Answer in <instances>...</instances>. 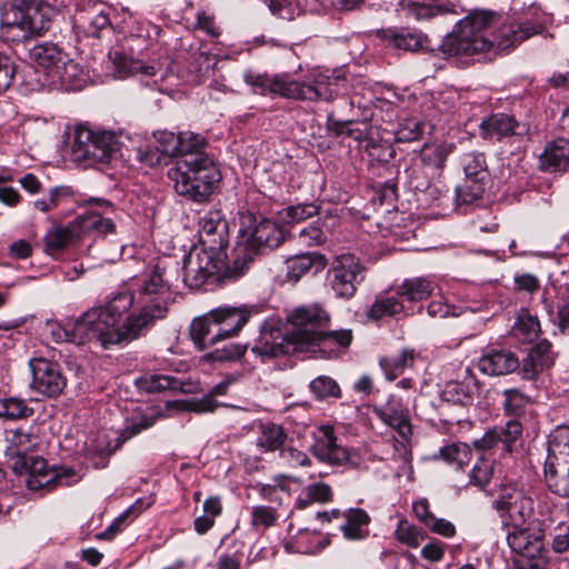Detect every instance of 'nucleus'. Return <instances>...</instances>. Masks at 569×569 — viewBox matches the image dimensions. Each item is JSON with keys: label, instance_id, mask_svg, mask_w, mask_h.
<instances>
[{"label": "nucleus", "instance_id": "1", "mask_svg": "<svg viewBox=\"0 0 569 569\" xmlns=\"http://www.w3.org/2000/svg\"><path fill=\"white\" fill-rule=\"evenodd\" d=\"M173 292L159 264L131 279V289L116 293L104 305L83 313L73 326L71 340H96L103 348L144 336L166 318Z\"/></svg>", "mask_w": 569, "mask_h": 569}, {"label": "nucleus", "instance_id": "2", "mask_svg": "<svg viewBox=\"0 0 569 569\" xmlns=\"http://www.w3.org/2000/svg\"><path fill=\"white\" fill-rule=\"evenodd\" d=\"M287 321V338L297 351H308L320 358H335L352 340L351 330H329L330 316L319 305L293 309Z\"/></svg>", "mask_w": 569, "mask_h": 569}, {"label": "nucleus", "instance_id": "3", "mask_svg": "<svg viewBox=\"0 0 569 569\" xmlns=\"http://www.w3.org/2000/svg\"><path fill=\"white\" fill-rule=\"evenodd\" d=\"M6 457L9 467L18 476H23L26 486L31 491H50L58 485H70L69 478L74 475L71 469H48L47 461L32 455L38 445L37 437L23 429L7 432Z\"/></svg>", "mask_w": 569, "mask_h": 569}, {"label": "nucleus", "instance_id": "4", "mask_svg": "<svg viewBox=\"0 0 569 569\" xmlns=\"http://www.w3.org/2000/svg\"><path fill=\"white\" fill-rule=\"evenodd\" d=\"M496 14L487 10H473L459 20L439 46L445 58L471 57L480 53H497L509 48H499V31L493 34Z\"/></svg>", "mask_w": 569, "mask_h": 569}, {"label": "nucleus", "instance_id": "5", "mask_svg": "<svg viewBox=\"0 0 569 569\" xmlns=\"http://www.w3.org/2000/svg\"><path fill=\"white\" fill-rule=\"evenodd\" d=\"M53 9L37 0H16L0 8V40L26 44L48 31Z\"/></svg>", "mask_w": 569, "mask_h": 569}, {"label": "nucleus", "instance_id": "6", "mask_svg": "<svg viewBox=\"0 0 569 569\" xmlns=\"http://www.w3.org/2000/svg\"><path fill=\"white\" fill-rule=\"evenodd\" d=\"M167 176L177 193L197 202L207 200L221 178L217 166L207 154L178 158Z\"/></svg>", "mask_w": 569, "mask_h": 569}, {"label": "nucleus", "instance_id": "7", "mask_svg": "<svg viewBox=\"0 0 569 569\" xmlns=\"http://www.w3.org/2000/svg\"><path fill=\"white\" fill-rule=\"evenodd\" d=\"M345 79L330 70L312 69L302 81L299 80H260L256 83V92L267 91L291 99L331 101L340 93V83Z\"/></svg>", "mask_w": 569, "mask_h": 569}, {"label": "nucleus", "instance_id": "8", "mask_svg": "<svg viewBox=\"0 0 569 569\" xmlns=\"http://www.w3.org/2000/svg\"><path fill=\"white\" fill-rule=\"evenodd\" d=\"M282 241V230L269 219H262L247 229H240L232 262L223 269L222 277L237 279L244 273L256 256L279 247Z\"/></svg>", "mask_w": 569, "mask_h": 569}, {"label": "nucleus", "instance_id": "9", "mask_svg": "<svg viewBox=\"0 0 569 569\" xmlns=\"http://www.w3.org/2000/svg\"><path fill=\"white\" fill-rule=\"evenodd\" d=\"M116 226L110 218L103 217L96 210H87L79 214L67 227H56L50 229L44 237L46 250L49 253L60 251L70 244L74 239H79L89 233L106 236L113 233Z\"/></svg>", "mask_w": 569, "mask_h": 569}, {"label": "nucleus", "instance_id": "10", "mask_svg": "<svg viewBox=\"0 0 569 569\" xmlns=\"http://www.w3.org/2000/svg\"><path fill=\"white\" fill-rule=\"evenodd\" d=\"M119 149L120 141L114 132L94 131L84 126L76 128L72 153L78 160L106 163Z\"/></svg>", "mask_w": 569, "mask_h": 569}, {"label": "nucleus", "instance_id": "11", "mask_svg": "<svg viewBox=\"0 0 569 569\" xmlns=\"http://www.w3.org/2000/svg\"><path fill=\"white\" fill-rule=\"evenodd\" d=\"M227 252H217L199 246L191 248L182 262V280L191 289H199L226 267Z\"/></svg>", "mask_w": 569, "mask_h": 569}, {"label": "nucleus", "instance_id": "12", "mask_svg": "<svg viewBox=\"0 0 569 569\" xmlns=\"http://www.w3.org/2000/svg\"><path fill=\"white\" fill-rule=\"evenodd\" d=\"M551 17L538 6H529L517 20H511L499 28V48H512L535 34L545 31Z\"/></svg>", "mask_w": 569, "mask_h": 569}, {"label": "nucleus", "instance_id": "13", "mask_svg": "<svg viewBox=\"0 0 569 569\" xmlns=\"http://www.w3.org/2000/svg\"><path fill=\"white\" fill-rule=\"evenodd\" d=\"M366 278V268L355 254L345 253L335 258L328 270V284L339 298L350 299Z\"/></svg>", "mask_w": 569, "mask_h": 569}, {"label": "nucleus", "instance_id": "14", "mask_svg": "<svg viewBox=\"0 0 569 569\" xmlns=\"http://www.w3.org/2000/svg\"><path fill=\"white\" fill-rule=\"evenodd\" d=\"M311 450L316 458L329 465H349L356 468L360 463V457L356 452L337 443L333 428L328 425L318 429Z\"/></svg>", "mask_w": 569, "mask_h": 569}, {"label": "nucleus", "instance_id": "15", "mask_svg": "<svg viewBox=\"0 0 569 569\" xmlns=\"http://www.w3.org/2000/svg\"><path fill=\"white\" fill-rule=\"evenodd\" d=\"M32 372L31 387L38 393L54 398L66 388V378L58 363L39 358L30 360Z\"/></svg>", "mask_w": 569, "mask_h": 569}, {"label": "nucleus", "instance_id": "16", "mask_svg": "<svg viewBox=\"0 0 569 569\" xmlns=\"http://www.w3.org/2000/svg\"><path fill=\"white\" fill-rule=\"evenodd\" d=\"M110 59L113 66V77L123 79L129 76L139 78V80L147 87H154L158 83V79L163 78L161 69L154 64H147L142 61L134 60L126 57L121 52H113L110 54Z\"/></svg>", "mask_w": 569, "mask_h": 569}, {"label": "nucleus", "instance_id": "17", "mask_svg": "<svg viewBox=\"0 0 569 569\" xmlns=\"http://www.w3.org/2000/svg\"><path fill=\"white\" fill-rule=\"evenodd\" d=\"M199 238V247L217 252H227L228 226L221 211H209L200 218Z\"/></svg>", "mask_w": 569, "mask_h": 569}, {"label": "nucleus", "instance_id": "18", "mask_svg": "<svg viewBox=\"0 0 569 569\" xmlns=\"http://www.w3.org/2000/svg\"><path fill=\"white\" fill-rule=\"evenodd\" d=\"M485 139L501 140L505 138H523L529 133L528 123L517 121L507 113H495L485 119L480 124Z\"/></svg>", "mask_w": 569, "mask_h": 569}, {"label": "nucleus", "instance_id": "19", "mask_svg": "<svg viewBox=\"0 0 569 569\" xmlns=\"http://www.w3.org/2000/svg\"><path fill=\"white\" fill-rule=\"evenodd\" d=\"M88 77L81 66L67 56L59 68L53 69L46 86L60 91H79L84 88Z\"/></svg>", "mask_w": 569, "mask_h": 569}, {"label": "nucleus", "instance_id": "20", "mask_svg": "<svg viewBox=\"0 0 569 569\" xmlns=\"http://www.w3.org/2000/svg\"><path fill=\"white\" fill-rule=\"evenodd\" d=\"M216 322V336L221 340L238 336L251 317V310L247 307L223 306L211 310Z\"/></svg>", "mask_w": 569, "mask_h": 569}, {"label": "nucleus", "instance_id": "21", "mask_svg": "<svg viewBox=\"0 0 569 569\" xmlns=\"http://www.w3.org/2000/svg\"><path fill=\"white\" fill-rule=\"evenodd\" d=\"M251 351L266 361L296 350H293V343L287 338V331L283 333L278 328H263Z\"/></svg>", "mask_w": 569, "mask_h": 569}, {"label": "nucleus", "instance_id": "22", "mask_svg": "<svg viewBox=\"0 0 569 569\" xmlns=\"http://www.w3.org/2000/svg\"><path fill=\"white\" fill-rule=\"evenodd\" d=\"M553 363L555 353L551 350V343L543 339L533 346L522 360L520 373L523 379L532 380Z\"/></svg>", "mask_w": 569, "mask_h": 569}, {"label": "nucleus", "instance_id": "23", "mask_svg": "<svg viewBox=\"0 0 569 569\" xmlns=\"http://www.w3.org/2000/svg\"><path fill=\"white\" fill-rule=\"evenodd\" d=\"M479 370L489 376H503L520 367L518 358L508 350H490L478 361Z\"/></svg>", "mask_w": 569, "mask_h": 569}, {"label": "nucleus", "instance_id": "24", "mask_svg": "<svg viewBox=\"0 0 569 569\" xmlns=\"http://www.w3.org/2000/svg\"><path fill=\"white\" fill-rule=\"evenodd\" d=\"M375 412L386 425L395 429L403 440H408L412 433L409 411L398 400H389L386 406L376 409Z\"/></svg>", "mask_w": 569, "mask_h": 569}, {"label": "nucleus", "instance_id": "25", "mask_svg": "<svg viewBox=\"0 0 569 569\" xmlns=\"http://www.w3.org/2000/svg\"><path fill=\"white\" fill-rule=\"evenodd\" d=\"M67 56L63 49L52 42L38 43L29 52L30 59L42 69L46 82L51 78L53 69L59 68Z\"/></svg>", "mask_w": 569, "mask_h": 569}, {"label": "nucleus", "instance_id": "26", "mask_svg": "<svg viewBox=\"0 0 569 569\" xmlns=\"http://www.w3.org/2000/svg\"><path fill=\"white\" fill-rule=\"evenodd\" d=\"M540 168L545 171H565L569 168V140L556 139L547 144L540 156Z\"/></svg>", "mask_w": 569, "mask_h": 569}, {"label": "nucleus", "instance_id": "27", "mask_svg": "<svg viewBox=\"0 0 569 569\" xmlns=\"http://www.w3.org/2000/svg\"><path fill=\"white\" fill-rule=\"evenodd\" d=\"M112 8L101 1L88 4L84 9V19L87 26L84 31L87 36L93 38H100L103 32H108L111 29L110 14Z\"/></svg>", "mask_w": 569, "mask_h": 569}, {"label": "nucleus", "instance_id": "28", "mask_svg": "<svg viewBox=\"0 0 569 569\" xmlns=\"http://www.w3.org/2000/svg\"><path fill=\"white\" fill-rule=\"evenodd\" d=\"M216 322L211 310L196 318L190 326V337L198 349L203 350L222 341L216 336Z\"/></svg>", "mask_w": 569, "mask_h": 569}, {"label": "nucleus", "instance_id": "29", "mask_svg": "<svg viewBox=\"0 0 569 569\" xmlns=\"http://www.w3.org/2000/svg\"><path fill=\"white\" fill-rule=\"evenodd\" d=\"M380 37L393 48L415 52L423 47L426 37L417 31L389 28L380 31Z\"/></svg>", "mask_w": 569, "mask_h": 569}, {"label": "nucleus", "instance_id": "30", "mask_svg": "<svg viewBox=\"0 0 569 569\" xmlns=\"http://www.w3.org/2000/svg\"><path fill=\"white\" fill-rule=\"evenodd\" d=\"M326 267V258L320 253H303L287 260V278L298 281L309 271L317 273Z\"/></svg>", "mask_w": 569, "mask_h": 569}, {"label": "nucleus", "instance_id": "31", "mask_svg": "<svg viewBox=\"0 0 569 569\" xmlns=\"http://www.w3.org/2000/svg\"><path fill=\"white\" fill-rule=\"evenodd\" d=\"M435 290L433 283L423 277L410 278L397 287L396 295L401 301L417 303L429 298Z\"/></svg>", "mask_w": 569, "mask_h": 569}, {"label": "nucleus", "instance_id": "32", "mask_svg": "<svg viewBox=\"0 0 569 569\" xmlns=\"http://www.w3.org/2000/svg\"><path fill=\"white\" fill-rule=\"evenodd\" d=\"M413 312V307H406L398 296H381L375 300L366 315L369 319L379 320L385 317H392L400 313L408 316Z\"/></svg>", "mask_w": 569, "mask_h": 569}, {"label": "nucleus", "instance_id": "33", "mask_svg": "<svg viewBox=\"0 0 569 569\" xmlns=\"http://www.w3.org/2000/svg\"><path fill=\"white\" fill-rule=\"evenodd\" d=\"M346 522L340 529L348 540H362L368 537L370 517L363 509L351 508L343 513Z\"/></svg>", "mask_w": 569, "mask_h": 569}, {"label": "nucleus", "instance_id": "34", "mask_svg": "<svg viewBox=\"0 0 569 569\" xmlns=\"http://www.w3.org/2000/svg\"><path fill=\"white\" fill-rule=\"evenodd\" d=\"M548 463H569V426L557 427L548 440Z\"/></svg>", "mask_w": 569, "mask_h": 569}, {"label": "nucleus", "instance_id": "35", "mask_svg": "<svg viewBox=\"0 0 569 569\" xmlns=\"http://www.w3.org/2000/svg\"><path fill=\"white\" fill-rule=\"evenodd\" d=\"M398 6H399V11L403 16H406L408 18H412L417 21L428 20L438 14L456 13V11L453 9L442 6V4H426V3L415 2L412 0H400Z\"/></svg>", "mask_w": 569, "mask_h": 569}, {"label": "nucleus", "instance_id": "36", "mask_svg": "<svg viewBox=\"0 0 569 569\" xmlns=\"http://www.w3.org/2000/svg\"><path fill=\"white\" fill-rule=\"evenodd\" d=\"M545 478L548 488L559 497L569 498V463L545 465Z\"/></svg>", "mask_w": 569, "mask_h": 569}, {"label": "nucleus", "instance_id": "37", "mask_svg": "<svg viewBox=\"0 0 569 569\" xmlns=\"http://www.w3.org/2000/svg\"><path fill=\"white\" fill-rule=\"evenodd\" d=\"M416 357L417 352L415 349L403 348L397 356L380 359V367L388 380H395L403 373L407 368L412 367Z\"/></svg>", "mask_w": 569, "mask_h": 569}, {"label": "nucleus", "instance_id": "38", "mask_svg": "<svg viewBox=\"0 0 569 569\" xmlns=\"http://www.w3.org/2000/svg\"><path fill=\"white\" fill-rule=\"evenodd\" d=\"M540 332V323L536 316L527 310H521L512 326L511 335L520 342L530 343L535 341Z\"/></svg>", "mask_w": 569, "mask_h": 569}, {"label": "nucleus", "instance_id": "39", "mask_svg": "<svg viewBox=\"0 0 569 569\" xmlns=\"http://www.w3.org/2000/svg\"><path fill=\"white\" fill-rule=\"evenodd\" d=\"M287 439L283 428L279 425L260 423L256 443L263 451H276L282 447Z\"/></svg>", "mask_w": 569, "mask_h": 569}, {"label": "nucleus", "instance_id": "40", "mask_svg": "<svg viewBox=\"0 0 569 569\" xmlns=\"http://www.w3.org/2000/svg\"><path fill=\"white\" fill-rule=\"evenodd\" d=\"M156 420L157 415L153 409H142L138 407L132 411L130 418L127 419V426L121 437L124 440L130 439L133 436L140 433L141 431L152 427L156 423Z\"/></svg>", "mask_w": 569, "mask_h": 569}, {"label": "nucleus", "instance_id": "41", "mask_svg": "<svg viewBox=\"0 0 569 569\" xmlns=\"http://www.w3.org/2000/svg\"><path fill=\"white\" fill-rule=\"evenodd\" d=\"M487 183L486 181H481V179L473 180L465 178L463 182L456 188L457 207L469 206L481 199Z\"/></svg>", "mask_w": 569, "mask_h": 569}, {"label": "nucleus", "instance_id": "42", "mask_svg": "<svg viewBox=\"0 0 569 569\" xmlns=\"http://www.w3.org/2000/svg\"><path fill=\"white\" fill-rule=\"evenodd\" d=\"M452 150L453 144L448 142L425 143L420 150V158L426 166L440 169L443 168Z\"/></svg>", "mask_w": 569, "mask_h": 569}, {"label": "nucleus", "instance_id": "43", "mask_svg": "<svg viewBox=\"0 0 569 569\" xmlns=\"http://www.w3.org/2000/svg\"><path fill=\"white\" fill-rule=\"evenodd\" d=\"M465 178L488 182V170L483 153L468 152L461 157Z\"/></svg>", "mask_w": 569, "mask_h": 569}, {"label": "nucleus", "instance_id": "44", "mask_svg": "<svg viewBox=\"0 0 569 569\" xmlns=\"http://www.w3.org/2000/svg\"><path fill=\"white\" fill-rule=\"evenodd\" d=\"M471 457V449L465 442H452L442 447L435 458H440L449 465L461 468L467 465Z\"/></svg>", "mask_w": 569, "mask_h": 569}, {"label": "nucleus", "instance_id": "45", "mask_svg": "<svg viewBox=\"0 0 569 569\" xmlns=\"http://www.w3.org/2000/svg\"><path fill=\"white\" fill-rule=\"evenodd\" d=\"M309 390L319 401L338 399L341 397V390L338 382L329 376H318L309 383Z\"/></svg>", "mask_w": 569, "mask_h": 569}, {"label": "nucleus", "instance_id": "46", "mask_svg": "<svg viewBox=\"0 0 569 569\" xmlns=\"http://www.w3.org/2000/svg\"><path fill=\"white\" fill-rule=\"evenodd\" d=\"M32 413L33 409L20 398L10 397L0 399V418L7 420L24 419L32 416Z\"/></svg>", "mask_w": 569, "mask_h": 569}, {"label": "nucleus", "instance_id": "47", "mask_svg": "<svg viewBox=\"0 0 569 569\" xmlns=\"http://www.w3.org/2000/svg\"><path fill=\"white\" fill-rule=\"evenodd\" d=\"M139 389L147 392H159L168 389H178L180 387L179 381L168 375H148L137 380Z\"/></svg>", "mask_w": 569, "mask_h": 569}, {"label": "nucleus", "instance_id": "48", "mask_svg": "<svg viewBox=\"0 0 569 569\" xmlns=\"http://www.w3.org/2000/svg\"><path fill=\"white\" fill-rule=\"evenodd\" d=\"M426 123L417 118L402 120L395 131L397 142H412L420 139L423 134Z\"/></svg>", "mask_w": 569, "mask_h": 569}, {"label": "nucleus", "instance_id": "49", "mask_svg": "<svg viewBox=\"0 0 569 569\" xmlns=\"http://www.w3.org/2000/svg\"><path fill=\"white\" fill-rule=\"evenodd\" d=\"M246 350L244 345L229 342L206 353L203 359L211 362L236 361L244 355Z\"/></svg>", "mask_w": 569, "mask_h": 569}, {"label": "nucleus", "instance_id": "50", "mask_svg": "<svg viewBox=\"0 0 569 569\" xmlns=\"http://www.w3.org/2000/svg\"><path fill=\"white\" fill-rule=\"evenodd\" d=\"M498 437L499 449L502 452H511L512 445L522 432V426L517 420H509L505 426L495 427Z\"/></svg>", "mask_w": 569, "mask_h": 569}, {"label": "nucleus", "instance_id": "51", "mask_svg": "<svg viewBox=\"0 0 569 569\" xmlns=\"http://www.w3.org/2000/svg\"><path fill=\"white\" fill-rule=\"evenodd\" d=\"M270 12L283 20H295L302 13V8L297 0H263Z\"/></svg>", "mask_w": 569, "mask_h": 569}, {"label": "nucleus", "instance_id": "52", "mask_svg": "<svg viewBox=\"0 0 569 569\" xmlns=\"http://www.w3.org/2000/svg\"><path fill=\"white\" fill-rule=\"evenodd\" d=\"M250 523L256 529H267L274 526L279 519V513L274 507L258 505L250 511Z\"/></svg>", "mask_w": 569, "mask_h": 569}, {"label": "nucleus", "instance_id": "53", "mask_svg": "<svg viewBox=\"0 0 569 569\" xmlns=\"http://www.w3.org/2000/svg\"><path fill=\"white\" fill-rule=\"evenodd\" d=\"M532 511L533 500L523 495L521 499L517 500L516 503L513 502V505L505 511V516H508V518L513 522V527H519L530 518Z\"/></svg>", "mask_w": 569, "mask_h": 569}, {"label": "nucleus", "instance_id": "54", "mask_svg": "<svg viewBox=\"0 0 569 569\" xmlns=\"http://www.w3.org/2000/svg\"><path fill=\"white\" fill-rule=\"evenodd\" d=\"M395 536L398 541L411 548L418 547L423 539L422 530L406 519L399 520Z\"/></svg>", "mask_w": 569, "mask_h": 569}, {"label": "nucleus", "instance_id": "55", "mask_svg": "<svg viewBox=\"0 0 569 569\" xmlns=\"http://www.w3.org/2000/svg\"><path fill=\"white\" fill-rule=\"evenodd\" d=\"M179 158H184L188 154H204L201 149L204 146V139L199 133L191 131L179 133Z\"/></svg>", "mask_w": 569, "mask_h": 569}, {"label": "nucleus", "instance_id": "56", "mask_svg": "<svg viewBox=\"0 0 569 569\" xmlns=\"http://www.w3.org/2000/svg\"><path fill=\"white\" fill-rule=\"evenodd\" d=\"M156 140V148L168 157H177L179 153V134L174 132L162 130L153 133Z\"/></svg>", "mask_w": 569, "mask_h": 569}, {"label": "nucleus", "instance_id": "57", "mask_svg": "<svg viewBox=\"0 0 569 569\" xmlns=\"http://www.w3.org/2000/svg\"><path fill=\"white\" fill-rule=\"evenodd\" d=\"M503 396V407L510 416H520L530 401V398L518 389H506Z\"/></svg>", "mask_w": 569, "mask_h": 569}, {"label": "nucleus", "instance_id": "58", "mask_svg": "<svg viewBox=\"0 0 569 569\" xmlns=\"http://www.w3.org/2000/svg\"><path fill=\"white\" fill-rule=\"evenodd\" d=\"M525 492L512 485L503 486L500 489L498 498L493 501L495 509L505 517V511L510 508L513 502L521 499Z\"/></svg>", "mask_w": 569, "mask_h": 569}, {"label": "nucleus", "instance_id": "59", "mask_svg": "<svg viewBox=\"0 0 569 569\" xmlns=\"http://www.w3.org/2000/svg\"><path fill=\"white\" fill-rule=\"evenodd\" d=\"M319 207L315 203H299L284 209L283 220L288 223L299 222L318 213Z\"/></svg>", "mask_w": 569, "mask_h": 569}, {"label": "nucleus", "instance_id": "60", "mask_svg": "<svg viewBox=\"0 0 569 569\" xmlns=\"http://www.w3.org/2000/svg\"><path fill=\"white\" fill-rule=\"evenodd\" d=\"M305 493L308 501L325 503L331 501L332 490L329 485L325 482L310 483L305 488Z\"/></svg>", "mask_w": 569, "mask_h": 569}, {"label": "nucleus", "instance_id": "61", "mask_svg": "<svg viewBox=\"0 0 569 569\" xmlns=\"http://www.w3.org/2000/svg\"><path fill=\"white\" fill-rule=\"evenodd\" d=\"M280 458L286 465L291 468L308 467L311 465V460L308 455L293 447H287L281 449Z\"/></svg>", "mask_w": 569, "mask_h": 569}, {"label": "nucleus", "instance_id": "62", "mask_svg": "<svg viewBox=\"0 0 569 569\" xmlns=\"http://www.w3.org/2000/svg\"><path fill=\"white\" fill-rule=\"evenodd\" d=\"M471 482L481 489H486L492 477V466L489 461L481 460L476 463L471 471Z\"/></svg>", "mask_w": 569, "mask_h": 569}, {"label": "nucleus", "instance_id": "63", "mask_svg": "<svg viewBox=\"0 0 569 569\" xmlns=\"http://www.w3.org/2000/svg\"><path fill=\"white\" fill-rule=\"evenodd\" d=\"M551 547L557 553L569 551V522H561L555 528Z\"/></svg>", "mask_w": 569, "mask_h": 569}, {"label": "nucleus", "instance_id": "64", "mask_svg": "<svg viewBox=\"0 0 569 569\" xmlns=\"http://www.w3.org/2000/svg\"><path fill=\"white\" fill-rule=\"evenodd\" d=\"M299 239L306 246H319L325 242L326 234L319 226L311 223L299 231Z\"/></svg>", "mask_w": 569, "mask_h": 569}]
</instances>
